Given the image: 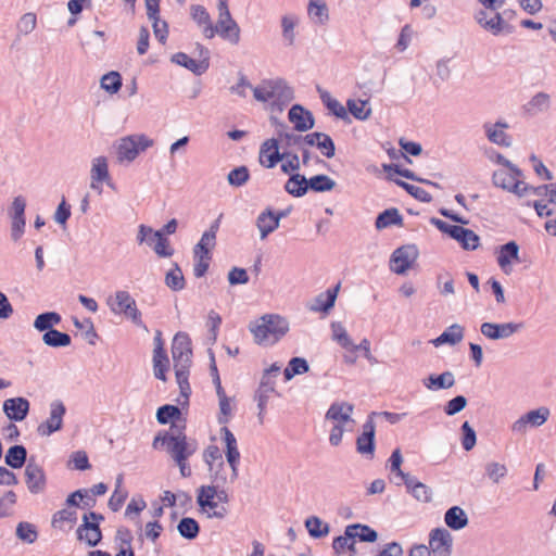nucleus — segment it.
<instances>
[{
  "label": "nucleus",
  "instance_id": "1",
  "mask_svg": "<svg viewBox=\"0 0 556 556\" xmlns=\"http://www.w3.org/2000/svg\"><path fill=\"white\" fill-rule=\"evenodd\" d=\"M172 357L177 383L180 389V395L188 402L191 394V388L188 381L189 369L191 366L192 349L191 340L185 332H178L172 343Z\"/></svg>",
  "mask_w": 556,
  "mask_h": 556
},
{
  "label": "nucleus",
  "instance_id": "2",
  "mask_svg": "<svg viewBox=\"0 0 556 556\" xmlns=\"http://www.w3.org/2000/svg\"><path fill=\"white\" fill-rule=\"evenodd\" d=\"M257 344L273 345L289 331V323L285 317L266 314L249 326Z\"/></svg>",
  "mask_w": 556,
  "mask_h": 556
},
{
  "label": "nucleus",
  "instance_id": "3",
  "mask_svg": "<svg viewBox=\"0 0 556 556\" xmlns=\"http://www.w3.org/2000/svg\"><path fill=\"white\" fill-rule=\"evenodd\" d=\"M353 413L354 405L345 401H337L329 406L325 420L333 424L329 434V443L332 446H338L342 442L345 431L353 430L355 426V420L352 417Z\"/></svg>",
  "mask_w": 556,
  "mask_h": 556
},
{
  "label": "nucleus",
  "instance_id": "4",
  "mask_svg": "<svg viewBox=\"0 0 556 556\" xmlns=\"http://www.w3.org/2000/svg\"><path fill=\"white\" fill-rule=\"evenodd\" d=\"M185 429L186 422L170 424L166 451L174 460H187L197 450L195 444L187 440Z\"/></svg>",
  "mask_w": 556,
  "mask_h": 556
},
{
  "label": "nucleus",
  "instance_id": "5",
  "mask_svg": "<svg viewBox=\"0 0 556 556\" xmlns=\"http://www.w3.org/2000/svg\"><path fill=\"white\" fill-rule=\"evenodd\" d=\"M108 305L112 313L123 315L125 318L131 320L137 327L147 329L142 321L141 312L137 307L136 300L126 290H118L113 296L108 299Z\"/></svg>",
  "mask_w": 556,
  "mask_h": 556
},
{
  "label": "nucleus",
  "instance_id": "6",
  "mask_svg": "<svg viewBox=\"0 0 556 556\" xmlns=\"http://www.w3.org/2000/svg\"><path fill=\"white\" fill-rule=\"evenodd\" d=\"M153 140L143 134L121 138L116 146V156L119 163L132 162L141 151L153 146Z\"/></svg>",
  "mask_w": 556,
  "mask_h": 556
},
{
  "label": "nucleus",
  "instance_id": "7",
  "mask_svg": "<svg viewBox=\"0 0 556 556\" xmlns=\"http://www.w3.org/2000/svg\"><path fill=\"white\" fill-rule=\"evenodd\" d=\"M494 15L492 17H488V12L485 10H479L475 14L476 22L485 30L490 31L492 35L497 36L500 34H510L513 33V27L507 23L506 16H510L513 14L511 11H504L502 13L497 11H493Z\"/></svg>",
  "mask_w": 556,
  "mask_h": 556
},
{
  "label": "nucleus",
  "instance_id": "8",
  "mask_svg": "<svg viewBox=\"0 0 556 556\" xmlns=\"http://www.w3.org/2000/svg\"><path fill=\"white\" fill-rule=\"evenodd\" d=\"M521 177L522 174L516 175L509 169H498L493 173L492 181L495 187L513 192L518 197H525L528 194L530 186L522 181Z\"/></svg>",
  "mask_w": 556,
  "mask_h": 556
},
{
  "label": "nucleus",
  "instance_id": "9",
  "mask_svg": "<svg viewBox=\"0 0 556 556\" xmlns=\"http://www.w3.org/2000/svg\"><path fill=\"white\" fill-rule=\"evenodd\" d=\"M419 251L415 244L397 248L391 255V269L397 274H405L418 258Z\"/></svg>",
  "mask_w": 556,
  "mask_h": 556
},
{
  "label": "nucleus",
  "instance_id": "10",
  "mask_svg": "<svg viewBox=\"0 0 556 556\" xmlns=\"http://www.w3.org/2000/svg\"><path fill=\"white\" fill-rule=\"evenodd\" d=\"M66 413L65 405L60 400H54L50 403V416L41 422L37 431L41 437H49L53 432L61 430L63 426V417Z\"/></svg>",
  "mask_w": 556,
  "mask_h": 556
},
{
  "label": "nucleus",
  "instance_id": "11",
  "mask_svg": "<svg viewBox=\"0 0 556 556\" xmlns=\"http://www.w3.org/2000/svg\"><path fill=\"white\" fill-rule=\"evenodd\" d=\"M356 538L361 542L374 543L378 539V533L367 525H349L344 530V534L337 536V546L342 547L346 542L355 540Z\"/></svg>",
  "mask_w": 556,
  "mask_h": 556
},
{
  "label": "nucleus",
  "instance_id": "12",
  "mask_svg": "<svg viewBox=\"0 0 556 556\" xmlns=\"http://www.w3.org/2000/svg\"><path fill=\"white\" fill-rule=\"evenodd\" d=\"M24 477L27 489L31 494H41L46 491L47 477L45 470L33 458L26 464Z\"/></svg>",
  "mask_w": 556,
  "mask_h": 556
},
{
  "label": "nucleus",
  "instance_id": "13",
  "mask_svg": "<svg viewBox=\"0 0 556 556\" xmlns=\"http://www.w3.org/2000/svg\"><path fill=\"white\" fill-rule=\"evenodd\" d=\"M376 412L368 415L363 425V431L356 439V451L362 455H369L370 458H372L375 454L376 425L374 417H376Z\"/></svg>",
  "mask_w": 556,
  "mask_h": 556
},
{
  "label": "nucleus",
  "instance_id": "14",
  "mask_svg": "<svg viewBox=\"0 0 556 556\" xmlns=\"http://www.w3.org/2000/svg\"><path fill=\"white\" fill-rule=\"evenodd\" d=\"M223 440L225 442V456L231 468L230 481L233 482L238 478V466L240 462V452L235 434L227 427L220 429Z\"/></svg>",
  "mask_w": 556,
  "mask_h": 556
},
{
  "label": "nucleus",
  "instance_id": "15",
  "mask_svg": "<svg viewBox=\"0 0 556 556\" xmlns=\"http://www.w3.org/2000/svg\"><path fill=\"white\" fill-rule=\"evenodd\" d=\"M452 534L444 528H435L429 535V549L432 556H451Z\"/></svg>",
  "mask_w": 556,
  "mask_h": 556
},
{
  "label": "nucleus",
  "instance_id": "16",
  "mask_svg": "<svg viewBox=\"0 0 556 556\" xmlns=\"http://www.w3.org/2000/svg\"><path fill=\"white\" fill-rule=\"evenodd\" d=\"M523 328L521 323H482L480 326L481 333L490 340H502L511 337Z\"/></svg>",
  "mask_w": 556,
  "mask_h": 556
},
{
  "label": "nucleus",
  "instance_id": "17",
  "mask_svg": "<svg viewBox=\"0 0 556 556\" xmlns=\"http://www.w3.org/2000/svg\"><path fill=\"white\" fill-rule=\"evenodd\" d=\"M549 417V409L546 407H540L528 412L518 418L511 426V430L518 434H525L529 427H540Z\"/></svg>",
  "mask_w": 556,
  "mask_h": 556
},
{
  "label": "nucleus",
  "instance_id": "18",
  "mask_svg": "<svg viewBox=\"0 0 556 556\" xmlns=\"http://www.w3.org/2000/svg\"><path fill=\"white\" fill-rule=\"evenodd\" d=\"M213 30L215 35H218L231 45H238L240 41V27L230 13L227 17L218 15L216 25H213Z\"/></svg>",
  "mask_w": 556,
  "mask_h": 556
},
{
  "label": "nucleus",
  "instance_id": "19",
  "mask_svg": "<svg viewBox=\"0 0 556 556\" xmlns=\"http://www.w3.org/2000/svg\"><path fill=\"white\" fill-rule=\"evenodd\" d=\"M286 155L279 152L278 139H267L260 149V163L266 168H274Z\"/></svg>",
  "mask_w": 556,
  "mask_h": 556
},
{
  "label": "nucleus",
  "instance_id": "20",
  "mask_svg": "<svg viewBox=\"0 0 556 556\" xmlns=\"http://www.w3.org/2000/svg\"><path fill=\"white\" fill-rule=\"evenodd\" d=\"M78 541L85 542L88 546L94 547L102 541V531L99 525L91 523L88 515L83 516V523L76 530Z\"/></svg>",
  "mask_w": 556,
  "mask_h": 556
},
{
  "label": "nucleus",
  "instance_id": "21",
  "mask_svg": "<svg viewBox=\"0 0 556 556\" xmlns=\"http://www.w3.org/2000/svg\"><path fill=\"white\" fill-rule=\"evenodd\" d=\"M289 121L294 125V129L304 132L312 129L315 125V118L311 111L304 109L301 104L291 106L288 113Z\"/></svg>",
  "mask_w": 556,
  "mask_h": 556
},
{
  "label": "nucleus",
  "instance_id": "22",
  "mask_svg": "<svg viewBox=\"0 0 556 556\" xmlns=\"http://www.w3.org/2000/svg\"><path fill=\"white\" fill-rule=\"evenodd\" d=\"M3 412L10 420L22 421L28 415L29 402L22 396L8 399L3 402Z\"/></svg>",
  "mask_w": 556,
  "mask_h": 556
},
{
  "label": "nucleus",
  "instance_id": "23",
  "mask_svg": "<svg viewBox=\"0 0 556 556\" xmlns=\"http://www.w3.org/2000/svg\"><path fill=\"white\" fill-rule=\"evenodd\" d=\"M339 290L340 283L328 289L326 292L319 293L311 303H308L307 308L315 313H328L334 306Z\"/></svg>",
  "mask_w": 556,
  "mask_h": 556
},
{
  "label": "nucleus",
  "instance_id": "24",
  "mask_svg": "<svg viewBox=\"0 0 556 556\" xmlns=\"http://www.w3.org/2000/svg\"><path fill=\"white\" fill-rule=\"evenodd\" d=\"M486 138L494 144L508 148L511 146L510 137L504 131L508 128L505 122H496L495 124L485 123L483 125Z\"/></svg>",
  "mask_w": 556,
  "mask_h": 556
},
{
  "label": "nucleus",
  "instance_id": "25",
  "mask_svg": "<svg viewBox=\"0 0 556 556\" xmlns=\"http://www.w3.org/2000/svg\"><path fill=\"white\" fill-rule=\"evenodd\" d=\"M190 14L192 20L197 23V25L202 28V34L206 39H212L215 37L211 15L203 5H191Z\"/></svg>",
  "mask_w": 556,
  "mask_h": 556
},
{
  "label": "nucleus",
  "instance_id": "26",
  "mask_svg": "<svg viewBox=\"0 0 556 556\" xmlns=\"http://www.w3.org/2000/svg\"><path fill=\"white\" fill-rule=\"evenodd\" d=\"M405 484L407 492L419 502L429 503L432 500V490L418 481L416 477L409 475L402 481Z\"/></svg>",
  "mask_w": 556,
  "mask_h": 556
},
{
  "label": "nucleus",
  "instance_id": "27",
  "mask_svg": "<svg viewBox=\"0 0 556 556\" xmlns=\"http://www.w3.org/2000/svg\"><path fill=\"white\" fill-rule=\"evenodd\" d=\"M102 182L110 185V174L106 157L98 156L92 161L90 186L92 189H99V191H101L99 184Z\"/></svg>",
  "mask_w": 556,
  "mask_h": 556
},
{
  "label": "nucleus",
  "instance_id": "28",
  "mask_svg": "<svg viewBox=\"0 0 556 556\" xmlns=\"http://www.w3.org/2000/svg\"><path fill=\"white\" fill-rule=\"evenodd\" d=\"M172 62L182 67H186L187 70H189L198 76L204 74L210 67L208 62L194 60L185 52H177L173 54Z\"/></svg>",
  "mask_w": 556,
  "mask_h": 556
},
{
  "label": "nucleus",
  "instance_id": "29",
  "mask_svg": "<svg viewBox=\"0 0 556 556\" xmlns=\"http://www.w3.org/2000/svg\"><path fill=\"white\" fill-rule=\"evenodd\" d=\"M422 384L430 391L450 389L455 384V376L452 371H444L440 375L431 374L422 379Z\"/></svg>",
  "mask_w": 556,
  "mask_h": 556
},
{
  "label": "nucleus",
  "instance_id": "30",
  "mask_svg": "<svg viewBox=\"0 0 556 556\" xmlns=\"http://www.w3.org/2000/svg\"><path fill=\"white\" fill-rule=\"evenodd\" d=\"M267 85L270 89L271 99L288 103L294 98L293 89L282 78L267 79Z\"/></svg>",
  "mask_w": 556,
  "mask_h": 556
},
{
  "label": "nucleus",
  "instance_id": "31",
  "mask_svg": "<svg viewBox=\"0 0 556 556\" xmlns=\"http://www.w3.org/2000/svg\"><path fill=\"white\" fill-rule=\"evenodd\" d=\"M256 226L261 232V239H265L269 233L279 228L275 212L267 207L256 218Z\"/></svg>",
  "mask_w": 556,
  "mask_h": 556
},
{
  "label": "nucleus",
  "instance_id": "32",
  "mask_svg": "<svg viewBox=\"0 0 556 556\" xmlns=\"http://www.w3.org/2000/svg\"><path fill=\"white\" fill-rule=\"evenodd\" d=\"M551 96L545 92H539L523 105V111L530 116H535L547 111L551 106Z\"/></svg>",
  "mask_w": 556,
  "mask_h": 556
},
{
  "label": "nucleus",
  "instance_id": "33",
  "mask_svg": "<svg viewBox=\"0 0 556 556\" xmlns=\"http://www.w3.org/2000/svg\"><path fill=\"white\" fill-rule=\"evenodd\" d=\"M27 462V450L24 445H13L9 447L4 456V463L12 469L22 468Z\"/></svg>",
  "mask_w": 556,
  "mask_h": 556
},
{
  "label": "nucleus",
  "instance_id": "34",
  "mask_svg": "<svg viewBox=\"0 0 556 556\" xmlns=\"http://www.w3.org/2000/svg\"><path fill=\"white\" fill-rule=\"evenodd\" d=\"M285 190L295 198L305 195L308 191L307 178L299 173L291 174L285 184Z\"/></svg>",
  "mask_w": 556,
  "mask_h": 556
},
{
  "label": "nucleus",
  "instance_id": "35",
  "mask_svg": "<svg viewBox=\"0 0 556 556\" xmlns=\"http://www.w3.org/2000/svg\"><path fill=\"white\" fill-rule=\"evenodd\" d=\"M464 338V327L458 324H453L445 329L437 339L432 341L435 346L442 344L455 345L459 343Z\"/></svg>",
  "mask_w": 556,
  "mask_h": 556
},
{
  "label": "nucleus",
  "instance_id": "36",
  "mask_svg": "<svg viewBox=\"0 0 556 556\" xmlns=\"http://www.w3.org/2000/svg\"><path fill=\"white\" fill-rule=\"evenodd\" d=\"M444 521L451 529L460 530L468 525V517L463 508L453 506L446 510Z\"/></svg>",
  "mask_w": 556,
  "mask_h": 556
},
{
  "label": "nucleus",
  "instance_id": "37",
  "mask_svg": "<svg viewBox=\"0 0 556 556\" xmlns=\"http://www.w3.org/2000/svg\"><path fill=\"white\" fill-rule=\"evenodd\" d=\"M62 320V317L56 312H45L39 314L34 320V328L39 332H47L54 328V326L59 325Z\"/></svg>",
  "mask_w": 556,
  "mask_h": 556
},
{
  "label": "nucleus",
  "instance_id": "38",
  "mask_svg": "<svg viewBox=\"0 0 556 556\" xmlns=\"http://www.w3.org/2000/svg\"><path fill=\"white\" fill-rule=\"evenodd\" d=\"M402 226L403 225V216L400 214L397 208H388L378 214L375 226L377 229H384L390 226Z\"/></svg>",
  "mask_w": 556,
  "mask_h": 556
},
{
  "label": "nucleus",
  "instance_id": "39",
  "mask_svg": "<svg viewBox=\"0 0 556 556\" xmlns=\"http://www.w3.org/2000/svg\"><path fill=\"white\" fill-rule=\"evenodd\" d=\"M42 342L50 348H65L71 344L72 339L68 333L53 328L42 334Z\"/></svg>",
  "mask_w": 556,
  "mask_h": 556
},
{
  "label": "nucleus",
  "instance_id": "40",
  "mask_svg": "<svg viewBox=\"0 0 556 556\" xmlns=\"http://www.w3.org/2000/svg\"><path fill=\"white\" fill-rule=\"evenodd\" d=\"M177 531L186 540H194L200 533L199 522L191 517H182L177 525Z\"/></svg>",
  "mask_w": 556,
  "mask_h": 556
},
{
  "label": "nucleus",
  "instance_id": "41",
  "mask_svg": "<svg viewBox=\"0 0 556 556\" xmlns=\"http://www.w3.org/2000/svg\"><path fill=\"white\" fill-rule=\"evenodd\" d=\"M164 282L166 287L175 292L185 288L186 280L182 270L177 263H175L173 267L166 273Z\"/></svg>",
  "mask_w": 556,
  "mask_h": 556
},
{
  "label": "nucleus",
  "instance_id": "42",
  "mask_svg": "<svg viewBox=\"0 0 556 556\" xmlns=\"http://www.w3.org/2000/svg\"><path fill=\"white\" fill-rule=\"evenodd\" d=\"M518 244L515 241H509L501 247L497 263L504 269L507 265L511 264L513 260L518 261Z\"/></svg>",
  "mask_w": 556,
  "mask_h": 556
},
{
  "label": "nucleus",
  "instance_id": "43",
  "mask_svg": "<svg viewBox=\"0 0 556 556\" xmlns=\"http://www.w3.org/2000/svg\"><path fill=\"white\" fill-rule=\"evenodd\" d=\"M305 528L314 539L324 538L330 532V526L316 516H311L305 520Z\"/></svg>",
  "mask_w": 556,
  "mask_h": 556
},
{
  "label": "nucleus",
  "instance_id": "44",
  "mask_svg": "<svg viewBox=\"0 0 556 556\" xmlns=\"http://www.w3.org/2000/svg\"><path fill=\"white\" fill-rule=\"evenodd\" d=\"M336 185L337 182L332 178L324 174L307 178L308 190L311 189L314 192L331 191Z\"/></svg>",
  "mask_w": 556,
  "mask_h": 556
},
{
  "label": "nucleus",
  "instance_id": "45",
  "mask_svg": "<svg viewBox=\"0 0 556 556\" xmlns=\"http://www.w3.org/2000/svg\"><path fill=\"white\" fill-rule=\"evenodd\" d=\"M389 463H390V471L394 476V478L396 479V480H393V482L396 485H401L402 481L404 479H406L409 476V473L404 472L401 469V465L403 463V456H402V453H401L400 448H395L392 452V454H391V456L389 458Z\"/></svg>",
  "mask_w": 556,
  "mask_h": 556
},
{
  "label": "nucleus",
  "instance_id": "46",
  "mask_svg": "<svg viewBox=\"0 0 556 556\" xmlns=\"http://www.w3.org/2000/svg\"><path fill=\"white\" fill-rule=\"evenodd\" d=\"M181 410L178 406L166 404L157 408L156 420L161 425H167L168 422H178L180 419Z\"/></svg>",
  "mask_w": 556,
  "mask_h": 556
},
{
  "label": "nucleus",
  "instance_id": "47",
  "mask_svg": "<svg viewBox=\"0 0 556 556\" xmlns=\"http://www.w3.org/2000/svg\"><path fill=\"white\" fill-rule=\"evenodd\" d=\"M122 85V76L115 71L104 74L100 79V87L110 94L117 93L121 90Z\"/></svg>",
  "mask_w": 556,
  "mask_h": 556
},
{
  "label": "nucleus",
  "instance_id": "48",
  "mask_svg": "<svg viewBox=\"0 0 556 556\" xmlns=\"http://www.w3.org/2000/svg\"><path fill=\"white\" fill-rule=\"evenodd\" d=\"M346 108L349 112L359 121H366L371 115V109L368 106V100H348Z\"/></svg>",
  "mask_w": 556,
  "mask_h": 556
},
{
  "label": "nucleus",
  "instance_id": "49",
  "mask_svg": "<svg viewBox=\"0 0 556 556\" xmlns=\"http://www.w3.org/2000/svg\"><path fill=\"white\" fill-rule=\"evenodd\" d=\"M309 370L307 361L303 357H292L283 370L286 380H291L295 375H302Z\"/></svg>",
  "mask_w": 556,
  "mask_h": 556
},
{
  "label": "nucleus",
  "instance_id": "50",
  "mask_svg": "<svg viewBox=\"0 0 556 556\" xmlns=\"http://www.w3.org/2000/svg\"><path fill=\"white\" fill-rule=\"evenodd\" d=\"M308 15L317 24H325L328 18V8L325 2L318 0H311L308 3Z\"/></svg>",
  "mask_w": 556,
  "mask_h": 556
},
{
  "label": "nucleus",
  "instance_id": "51",
  "mask_svg": "<svg viewBox=\"0 0 556 556\" xmlns=\"http://www.w3.org/2000/svg\"><path fill=\"white\" fill-rule=\"evenodd\" d=\"M332 340L336 341L341 348L350 350L353 346V341L346 332L345 327L340 321L331 323Z\"/></svg>",
  "mask_w": 556,
  "mask_h": 556
},
{
  "label": "nucleus",
  "instance_id": "52",
  "mask_svg": "<svg viewBox=\"0 0 556 556\" xmlns=\"http://www.w3.org/2000/svg\"><path fill=\"white\" fill-rule=\"evenodd\" d=\"M278 137L282 141H285L286 147H299L302 148L303 146V136L294 134L293 131L288 130V126L283 123L278 124Z\"/></svg>",
  "mask_w": 556,
  "mask_h": 556
},
{
  "label": "nucleus",
  "instance_id": "53",
  "mask_svg": "<svg viewBox=\"0 0 556 556\" xmlns=\"http://www.w3.org/2000/svg\"><path fill=\"white\" fill-rule=\"evenodd\" d=\"M156 238L155 244H153V251L159 257H172L175 250L170 247V242L167 237L163 236L160 231H155L153 235Z\"/></svg>",
  "mask_w": 556,
  "mask_h": 556
},
{
  "label": "nucleus",
  "instance_id": "54",
  "mask_svg": "<svg viewBox=\"0 0 556 556\" xmlns=\"http://www.w3.org/2000/svg\"><path fill=\"white\" fill-rule=\"evenodd\" d=\"M153 372L155 378L166 381V371L169 368V359L167 354H161L160 349L157 353L153 354Z\"/></svg>",
  "mask_w": 556,
  "mask_h": 556
},
{
  "label": "nucleus",
  "instance_id": "55",
  "mask_svg": "<svg viewBox=\"0 0 556 556\" xmlns=\"http://www.w3.org/2000/svg\"><path fill=\"white\" fill-rule=\"evenodd\" d=\"M395 182L397 186L403 188L407 193H409L415 199H417L424 203H430L432 201L431 194L428 191H426L425 189H422L418 186H415V185H410V184L400 180V179H396Z\"/></svg>",
  "mask_w": 556,
  "mask_h": 556
},
{
  "label": "nucleus",
  "instance_id": "56",
  "mask_svg": "<svg viewBox=\"0 0 556 556\" xmlns=\"http://www.w3.org/2000/svg\"><path fill=\"white\" fill-rule=\"evenodd\" d=\"M208 471L212 485L222 488L224 484L227 483V473L224 460H220V463L217 464H211V467H208Z\"/></svg>",
  "mask_w": 556,
  "mask_h": 556
},
{
  "label": "nucleus",
  "instance_id": "57",
  "mask_svg": "<svg viewBox=\"0 0 556 556\" xmlns=\"http://www.w3.org/2000/svg\"><path fill=\"white\" fill-rule=\"evenodd\" d=\"M249 178L250 172L244 165L231 169L227 175V181L232 187H241L245 185Z\"/></svg>",
  "mask_w": 556,
  "mask_h": 556
},
{
  "label": "nucleus",
  "instance_id": "58",
  "mask_svg": "<svg viewBox=\"0 0 556 556\" xmlns=\"http://www.w3.org/2000/svg\"><path fill=\"white\" fill-rule=\"evenodd\" d=\"M16 536L21 541L31 544L37 540L38 532L33 523L22 521L16 527Z\"/></svg>",
  "mask_w": 556,
  "mask_h": 556
},
{
  "label": "nucleus",
  "instance_id": "59",
  "mask_svg": "<svg viewBox=\"0 0 556 556\" xmlns=\"http://www.w3.org/2000/svg\"><path fill=\"white\" fill-rule=\"evenodd\" d=\"M217 486L216 485H201L197 490V503L200 507V509H205V505H207L208 502L212 500H215V495L217 494Z\"/></svg>",
  "mask_w": 556,
  "mask_h": 556
},
{
  "label": "nucleus",
  "instance_id": "60",
  "mask_svg": "<svg viewBox=\"0 0 556 556\" xmlns=\"http://www.w3.org/2000/svg\"><path fill=\"white\" fill-rule=\"evenodd\" d=\"M462 445L465 451H471L477 443V434L475 429L468 421H465L462 427Z\"/></svg>",
  "mask_w": 556,
  "mask_h": 556
},
{
  "label": "nucleus",
  "instance_id": "61",
  "mask_svg": "<svg viewBox=\"0 0 556 556\" xmlns=\"http://www.w3.org/2000/svg\"><path fill=\"white\" fill-rule=\"evenodd\" d=\"M216 245V239L211 235L203 233L200 241L193 248L194 255L212 256L211 251Z\"/></svg>",
  "mask_w": 556,
  "mask_h": 556
},
{
  "label": "nucleus",
  "instance_id": "62",
  "mask_svg": "<svg viewBox=\"0 0 556 556\" xmlns=\"http://www.w3.org/2000/svg\"><path fill=\"white\" fill-rule=\"evenodd\" d=\"M36 25H37L36 14L33 12H28V13L23 14L20 17V20L16 24V29L22 35H28L36 28Z\"/></svg>",
  "mask_w": 556,
  "mask_h": 556
},
{
  "label": "nucleus",
  "instance_id": "63",
  "mask_svg": "<svg viewBox=\"0 0 556 556\" xmlns=\"http://www.w3.org/2000/svg\"><path fill=\"white\" fill-rule=\"evenodd\" d=\"M67 466L76 470H87L91 467L85 451H76L70 456Z\"/></svg>",
  "mask_w": 556,
  "mask_h": 556
},
{
  "label": "nucleus",
  "instance_id": "64",
  "mask_svg": "<svg viewBox=\"0 0 556 556\" xmlns=\"http://www.w3.org/2000/svg\"><path fill=\"white\" fill-rule=\"evenodd\" d=\"M485 473L494 483H498L507 475V468L504 464L491 462L485 465Z\"/></svg>",
  "mask_w": 556,
  "mask_h": 556
}]
</instances>
